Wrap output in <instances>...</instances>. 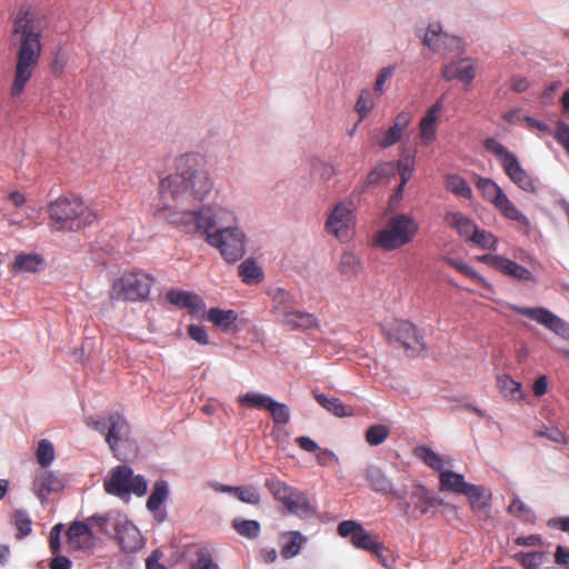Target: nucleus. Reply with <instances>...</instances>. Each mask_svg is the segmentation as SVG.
Listing matches in <instances>:
<instances>
[{"instance_id": "a878e982", "label": "nucleus", "mask_w": 569, "mask_h": 569, "mask_svg": "<svg viewBox=\"0 0 569 569\" xmlns=\"http://www.w3.org/2000/svg\"><path fill=\"white\" fill-rule=\"evenodd\" d=\"M470 483L460 473L445 470L439 473V490L463 495Z\"/></svg>"}, {"instance_id": "79ce46f5", "label": "nucleus", "mask_w": 569, "mask_h": 569, "mask_svg": "<svg viewBox=\"0 0 569 569\" xmlns=\"http://www.w3.org/2000/svg\"><path fill=\"white\" fill-rule=\"evenodd\" d=\"M266 487L272 493L276 500L282 502V505L287 501L290 495L293 492L295 488L288 486L286 482L281 480L267 479Z\"/></svg>"}, {"instance_id": "4468645a", "label": "nucleus", "mask_w": 569, "mask_h": 569, "mask_svg": "<svg viewBox=\"0 0 569 569\" xmlns=\"http://www.w3.org/2000/svg\"><path fill=\"white\" fill-rule=\"evenodd\" d=\"M479 260L513 279L535 281V276L529 269L502 256L483 254Z\"/></svg>"}, {"instance_id": "864d4df0", "label": "nucleus", "mask_w": 569, "mask_h": 569, "mask_svg": "<svg viewBox=\"0 0 569 569\" xmlns=\"http://www.w3.org/2000/svg\"><path fill=\"white\" fill-rule=\"evenodd\" d=\"M234 496L242 502L258 506L260 503V495L253 486H239L234 489Z\"/></svg>"}, {"instance_id": "f8f14e48", "label": "nucleus", "mask_w": 569, "mask_h": 569, "mask_svg": "<svg viewBox=\"0 0 569 569\" xmlns=\"http://www.w3.org/2000/svg\"><path fill=\"white\" fill-rule=\"evenodd\" d=\"M353 220L352 202H340L330 213L326 222V229L337 239L345 241L350 238V230L353 224Z\"/></svg>"}, {"instance_id": "e2e57ef3", "label": "nucleus", "mask_w": 569, "mask_h": 569, "mask_svg": "<svg viewBox=\"0 0 569 569\" xmlns=\"http://www.w3.org/2000/svg\"><path fill=\"white\" fill-rule=\"evenodd\" d=\"M412 121V114L409 111L399 112L392 122V126L398 129L401 133L408 128Z\"/></svg>"}, {"instance_id": "c756f323", "label": "nucleus", "mask_w": 569, "mask_h": 569, "mask_svg": "<svg viewBox=\"0 0 569 569\" xmlns=\"http://www.w3.org/2000/svg\"><path fill=\"white\" fill-rule=\"evenodd\" d=\"M315 399L321 407L337 417L352 416V408L347 407L339 398L327 397L323 393H315Z\"/></svg>"}, {"instance_id": "423d86ee", "label": "nucleus", "mask_w": 569, "mask_h": 569, "mask_svg": "<svg viewBox=\"0 0 569 569\" xmlns=\"http://www.w3.org/2000/svg\"><path fill=\"white\" fill-rule=\"evenodd\" d=\"M154 279L144 272H126L117 279L110 297L123 301H144L149 298Z\"/></svg>"}, {"instance_id": "f257e3e1", "label": "nucleus", "mask_w": 569, "mask_h": 569, "mask_svg": "<svg viewBox=\"0 0 569 569\" xmlns=\"http://www.w3.org/2000/svg\"><path fill=\"white\" fill-rule=\"evenodd\" d=\"M212 180L201 154L186 153L176 160V171L159 182L160 201L154 214L186 232L206 236L208 244L219 249L229 262L240 260L246 252L244 234L237 227L217 228L222 219L211 208L188 209L201 202L211 192Z\"/></svg>"}, {"instance_id": "f704fd0d", "label": "nucleus", "mask_w": 569, "mask_h": 569, "mask_svg": "<svg viewBox=\"0 0 569 569\" xmlns=\"http://www.w3.org/2000/svg\"><path fill=\"white\" fill-rule=\"evenodd\" d=\"M232 528L243 538L256 539L261 531L260 523L257 520H247L236 518L232 520Z\"/></svg>"}, {"instance_id": "7c9ffc66", "label": "nucleus", "mask_w": 569, "mask_h": 569, "mask_svg": "<svg viewBox=\"0 0 569 569\" xmlns=\"http://www.w3.org/2000/svg\"><path fill=\"white\" fill-rule=\"evenodd\" d=\"M239 276L247 284H258L263 279V270L252 259H247L238 267Z\"/></svg>"}, {"instance_id": "37998d69", "label": "nucleus", "mask_w": 569, "mask_h": 569, "mask_svg": "<svg viewBox=\"0 0 569 569\" xmlns=\"http://www.w3.org/2000/svg\"><path fill=\"white\" fill-rule=\"evenodd\" d=\"M413 163H415V157L413 156H405L398 160V171L400 174V184L397 189L398 193H401L406 183L410 180L413 172Z\"/></svg>"}, {"instance_id": "4c0bfd02", "label": "nucleus", "mask_w": 569, "mask_h": 569, "mask_svg": "<svg viewBox=\"0 0 569 569\" xmlns=\"http://www.w3.org/2000/svg\"><path fill=\"white\" fill-rule=\"evenodd\" d=\"M168 497V485L166 481H157L147 500V508L150 511H156L164 502Z\"/></svg>"}, {"instance_id": "5fc2aeb1", "label": "nucleus", "mask_w": 569, "mask_h": 569, "mask_svg": "<svg viewBox=\"0 0 569 569\" xmlns=\"http://www.w3.org/2000/svg\"><path fill=\"white\" fill-rule=\"evenodd\" d=\"M553 138L565 150L569 149V124L563 121H558L556 123Z\"/></svg>"}, {"instance_id": "8fccbe9b", "label": "nucleus", "mask_w": 569, "mask_h": 569, "mask_svg": "<svg viewBox=\"0 0 569 569\" xmlns=\"http://www.w3.org/2000/svg\"><path fill=\"white\" fill-rule=\"evenodd\" d=\"M37 461L42 467H48L54 459V449L52 443L47 440L42 439L38 443L37 452H36Z\"/></svg>"}, {"instance_id": "09e8293b", "label": "nucleus", "mask_w": 569, "mask_h": 569, "mask_svg": "<svg viewBox=\"0 0 569 569\" xmlns=\"http://www.w3.org/2000/svg\"><path fill=\"white\" fill-rule=\"evenodd\" d=\"M481 249L496 250L498 239L489 231L477 228L469 240Z\"/></svg>"}, {"instance_id": "58836bf2", "label": "nucleus", "mask_w": 569, "mask_h": 569, "mask_svg": "<svg viewBox=\"0 0 569 569\" xmlns=\"http://www.w3.org/2000/svg\"><path fill=\"white\" fill-rule=\"evenodd\" d=\"M272 398L262 393L247 392L238 397V402L252 409H268Z\"/></svg>"}, {"instance_id": "2f4dec72", "label": "nucleus", "mask_w": 569, "mask_h": 569, "mask_svg": "<svg viewBox=\"0 0 569 569\" xmlns=\"http://www.w3.org/2000/svg\"><path fill=\"white\" fill-rule=\"evenodd\" d=\"M498 388L503 398L508 400L520 401L523 399L521 383L517 382L508 375L498 377Z\"/></svg>"}, {"instance_id": "473e14b6", "label": "nucleus", "mask_w": 569, "mask_h": 569, "mask_svg": "<svg viewBox=\"0 0 569 569\" xmlns=\"http://www.w3.org/2000/svg\"><path fill=\"white\" fill-rule=\"evenodd\" d=\"M475 183L476 187L481 191L483 198L493 206L499 200V197L505 193L502 189L489 178L477 177Z\"/></svg>"}, {"instance_id": "4d7b16f0", "label": "nucleus", "mask_w": 569, "mask_h": 569, "mask_svg": "<svg viewBox=\"0 0 569 569\" xmlns=\"http://www.w3.org/2000/svg\"><path fill=\"white\" fill-rule=\"evenodd\" d=\"M197 568L198 569H219L218 565L213 562L210 552L201 548L197 551Z\"/></svg>"}, {"instance_id": "6ab92c4d", "label": "nucleus", "mask_w": 569, "mask_h": 569, "mask_svg": "<svg viewBox=\"0 0 569 569\" xmlns=\"http://www.w3.org/2000/svg\"><path fill=\"white\" fill-rule=\"evenodd\" d=\"M166 298L171 305L187 309L190 315H197L204 308L201 297L189 291L171 289Z\"/></svg>"}, {"instance_id": "c85d7f7f", "label": "nucleus", "mask_w": 569, "mask_h": 569, "mask_svg": "<svg viewBox=\"0 0 569 569\" xmlns=\"http://www.w3.org/2000/svg\"><path fill=\"white\" fill-rule=\"evenodd\" d=\"M207 319L222 331H229L238 320V313L234 310L211 308L208 311Z\"/></svg>"}, {"instance_id": "dca6fc26", "label": "nucleus", "mask_w": 569, "mask_h": 569, "mask_svg": "<svg viewBox=\"0 0 569 569\" xmlns=\"http://www.w3.org/2000/svg\"><path fill=\"white\" fill-rule=\"evenodd\" d=\"M116 538L124 552H136L143 546L139 529L130 521H123L116 527Z\"/></svg>"}, {"instance_id": "6e6552de", "label": "nucleus", "mask_w": 569, "mask_h": 569, "mask_svg": "<svg viewBox=\"0 0 569 569\" xmlns=\"http://www.w3.org/2000/svg\"><path fill=\"white\" fill-rule=\"evenodd\" d=\"M337 531L340 537L350 538L355 548L372 552L386 566L383 556L387 551L386 547L377 541L361 523L353 520H343L338 525Z\"/></svg>"}, {"instance_id": "ea45409f", "label": "nucleus", "mask_w": 569, "mask_h": 569, "mask_svg": "<svg viewBox=\"0 0 569 569\" xmlns=\"http://www.w3.org/2000/svg\"><path fill=\"white\" fill-rule=\"evenodd\" d=\"M339 271L347 278H352L360 271V261L358 257L351 252H343L339 261Z\"/></svg>"}, {"instance_id": "6e6d98bb", "label": "nucleus", "mask_w": 569, "mask_h": 569, "mask_svg": "<svg viewBox=\"0 0 569 569\" xmlns=\"http://www.w3.org/2000/svg\"><path fill=\"white\" fill-rule=\"evenodd\" d=\"M402 137V133L396 129L393 126H391L385 133L383 137L377 141V144L380 148H389L393 144H396Z\"/></svg>"}, {"instance_id": "69168bd1", "label": "nucleus", "mask_w": 569, "mask_h": 569, "mask_svg": "<svg viewBox=\"0 0 569 569\" xmlns=\"http://www.w3.org/2000/svg\"><path fill=\"white\" fill-rule=\"evenodd\" d=\"M515 543L525 547H535L542 545V539L539 535H529L517 537Z\"/></svg>"}, {"instance_id": "a18cd8bd", "label": "nucleus", "mask_w": 569, "mask_h": 569, "mask_svg": "<svg viewBox=\"0 0 569 569\" xmlns=\"http://www.w3.org/2000/svg\"><path fill=\"white\" fill-rule=\"evenodd\" d=\"M448 263L451 267H453L457 271H459L462 274H465L466 277H468V278L477 281L478 283L482 284L486 289H489V290L492 289L491 284L488 283L487 280L481 274H479L477 271H475L471 267L466 264L463 261L455 260V259H449Z\"/></svg>"}, {"instance_id": "5701e85b", "label": "nucleus", "mask_w": 569, "mask_h": 569, "mask_svg": "<svg viewBox=\"0 0 569 569\" xmlns=\"http://www.w3.org/2000/svg\"><path fill=\"white\" fill-rule=\"evenodd\" d=\"M471 506L473 512L479 517L488 518L490 515V495H487L486 489L482 486L470 483L466 492L463 493Z\"/></svg>"}, {"instance_id": "13d9d810", "label": "nucleus", "mask_w": 569, "mask_h": 569, "mask_svg": "<svg viewBox=\"0 0 569 569\" xmlns=\"http://www.w3.org/2000/svg\"><path fill=\"white\" fill-rule=\"evenodd\" d=\"M189 337L200 345H208L209 338L203 327L198 325H190L187 329Z\"/></svg>"}, {"instance_id": "774afa93", "label": "nucleus", "mask_w": 569, "mask_h": 569, "mask_svg": "<svg viewBox=\"0 0 569 569\" xmlns=\"http://www.w3.org/2000/svg\"><path fill=\"white\" fill-rule=\"evenodd\" d=\"M72 562L64 556H57L51 559L50 569H71Z\"/></svg>"}, {"instance_id": "1a4fd4ad", "label": "nucleus", "mask_w": 569, "mask_h": 569, "mask_svg": "<svg viewBox=\"0 0 569 569\" xmlns=\"http://www.w3.org/2000/svg\"><path fill=\"white\" fill-rule=\"evenodd\" d=\"M389 343L402 347L407 352L419 353L425 350L422 337L416 326L407 320H396L383 329Z\"/></svg>"}, {"instance_id": "bb28decb", "label": "nucleus", "mask_w": 569, "mask_h": 569, "mask_svg": "<svg viewBox=\"0 0 569 569\" xmlns=\"http://www.w3.org/2000/svg\"><path fill=\"white\" fill-rule=\"evenodd\" d=\"M283 506L288 509L289 512L300 518H307L313 513V509L307 496L297 489L293 490Z\"/></svg>"}, {"instance_id": "393cba45", "label": "nucleus", "mask_w": 569, "mask_h": 569, "mask_svg": "<svg viewBox=\"0 0 569 569\" xmlns=\"http://www.w3.org/2000/svg\"><path fill=\"white\" fill-rule=\"evenodd\" d=\"M281 539L282 546L280 555L283 559H290L298 556L301 551L302 545L307 542V537L296 530L283 532Z\"/></svg>"}, {"instance_id": "49530a36", "label": "nucleus", "mask_w": 569, "mask_h": 569, "mask_svg": "<svg viewBox=\"0 0 569 569\" xmlns=\"http://www.w3.org/2000/svg\"><path fill=\"white\" fill-rule=\"evenodd\" d=\"M13 522L18 530L16 537L17 539H23L29 536L32 530V521L29 517L28 512L23 510H17L13 513Z\"/></svg>"}, {"instance_id": "f03ea898", "label": "nucleus", "mask_w": 569, "mask_h": 569, "mask_svg": "<svg viewBox=\"0 0 569 569\" xmlns=\"http://www.w3.org/2000/svg\"><path fill=\"white\" fill-rule=\"evenodd\" d=\"M49 213L57 231H79L97 219L96 212L78 197L58 198L50 204Z\"/></svg>"}, {"instance_id": "72a5a7b5", "label": "nucleus", "mask_w": 569, "mask_h": 569, "mask_svg": "<svg viewBox=\"0 0 569 569\" xmlns=\"http://www.w3.org/2000/svg\"><path fill=\"white\" fill-rule=\"evenodd\" d=\"M42 264V258L36 253L18 254L13 262V270L17 272H36Z\"/></svg>"}, {"instance_id": "20e7f679", "label": "nucleus", "mask_w": 569, "mask_h": 569, "mask_svg": "<svg viewBox=\"0 0 569 569\" xmlns=\"http://www.w3.org/2000/svg\"><path fill=\"white\" fill-rule=\"evenodd\" d=\"M487 151L492 152L499 160L506 176L521 190L535 193L537 191L535 180L530 173L522 168L515 153L509 151L495 138H487L483 141Z\"/></svg>"}, {"instance_id": "e433bc0d", "label": "nucleus", "mask_w": 569, "mask_h": 569, "mask_svg": "<svg viewBox=\"0 0 569 569\" xmlns=\"http://www.w3.org/2000/svg\"><path fill=\"white\" fill-rule=\"evenodd\" d=\"M546 558V552L533 551V552H517L513 555V559L519 562L523 569H540Z\"/></svg>"}, {"instance_id": "9d476101", "label": "nucleus", "mask_w": 569, "mask_h": 569, "mask_svg": "<svg viewBox=\"0 0 569 569\" xmlns=\"http://www.w3.org/2000/svg\"><path fill=\"white\" fill-rule=\"evenodd\" d=\"M48 16L30 6L19 8L14 19V36H41L48 28Z\"/></svg>"}, {"instance_id": "7ed1b4c3", "label": "nucleus", "mask_w": 569, "mask_h": 569, "mask_svg": "<svg viewBox=\"0 0 569 569\" xmlns=\"http://www.w3.org/2000/svg\"><path fill=\"white\" fill-rule=\"evenodd\" d=\"M419 231V223L409 214L398 213L376 233L375 243L386 251H392L410 243Z\"/></svg>"}, {"instance_id": "4be33fe9", "label": "nucleus", "mask_w": 569, "mask_h": 569, "mask_svg": "<svg viewBox=\"0 0 569 569\" xmlns=\"http://www.w3.org/2000/svg\"><path fill=\"white\" fill-rule=\"evenodd\" d=\"M283 325L290 330H307L318 328L319 322L315 315L299 310H282Z\"/></svg>"}, {"instance_id": "680f3d73", "label": "nucleus", "mask_w": 569, "mask_h": 569, "mask_svg": "<svg viewBox=\"0 0 569 569\" xmlns=\"http://www.w3.org/2000/svg\"><path fill=\"white\" fill-rule=\"evenodd\" d=\"M62 523H57L50 530L49 547L52 553H58L60 550V533L62 531Z\"/></svg>"}, {"instance_id": "052dcab7", "label": "nucleus", "mask_w": 569, "mask_h": 569, "mask_svg": "<svg viewBox=\"0 0 569 569\" xmlns=\"http://www.w3.org/2000/svg\"><path fill=\"white\" fill-rule=\"evenodd\" d=\"M509 511L518 517L529 519L532 517L531 509L523 503L520 499H513L509 506Z\"/></svg>"}, {"instance_id": "0eeeda50", "label": "nucleus", "mask_w": 569, "mask_h": 569, "mask_svg": "<svg viewBox=\"0 0 569 569\" xmlns=\"http://www.w3.org/2000/svg\"><path fill=\"white\" fill-rule=\"evenodd\" d=\"M104 490L113 496L122 497L134 493L139 497L147 492V482L142 476L133 477V471L128 466H118L110 472L103 482Z\"/></svg>"}, {"instance_id": "a19ab883", "label": "nucleus", "mask_w": 569, "mask_h": 569, "mask_svg": "<svg viewBox=\"0 0 569 569\" xmlns=\"http://www.w3.org/2000/svg\"><path fill=\"white\" fill-rule=\"evenodd\" d=\"M446 188L456 196L466 199H470L472 196L471 188L468 186L467 181L458 174L447 177Z\"/></svg>"}, {"instance_id": "ddd939ff", "label": "nucleus", "mask_w": 569, "mask_h": 569, "mask_svg": "<svg viewBox=\"0 0 569 569\" xmlns=\"http://www.w3.org/2000/svg\"><path fill=\"white\" fill-rule=\"evenodd\" d=\"M108 432L106 441L109 448L119 460H124V456L120 451V445L129 441L130 427L128 421L118 412H113L108 417Z\"/></svg>"}, {"instance_id": "3c124183", "label": "nucleus", "mask_w": 569, "mask_h": 569, "mask_svg": "<svg viewBox=\"0 0 569 569\" xmlns=\"http://www.w3.org/2000/svg\"><path fill=\"white\" fill-rule=\"evenodd\" d=\"M267 410L270 412L274 423L287 425L290 420V411L284 403L277 402L272 399Z\"/></svg>"}, {"instance_id": "f3484780", "label": "nucleus", "mask_w": 569, "mask_h": 569, "mask_svg": "<svg viewBox=\"0 0 569 569\" xmlns=\"http://www.w3.org/2000/svg\"><path fill=\"white\" fill-rule=\"evenodd\" d=\"M63 487V482L59 477L52 471L42 469L37 473L33 480L32 491L43 503L50 493L59 492Z\"/></svg>"}, {"instance_id": "c03bdc74", "label": "nucleus", "mask_w": 569, "mask_h": 569, "mask_svg": "<svg viewBox=\"0 0 569 569\" xmlns=\"http://www.w3.org/2000/svg\"><path fill=\"white\" fill-rule=\"evenodd\" d=\"M436 123H437L436 119L429 118L427 116H423L422 119L420 120L419 137L423 144L428 146L436 139V134H437Z\"/></svg>"}, {"instance_id": "603ef678", "label": "nucleus", "mask_w": 569, "mask_h": 569, "mask_svg": "<svg viewBox=\"0 0 569 569\" xmlns=\"http://www.w3.org/2000/svg\"><path fill=\"white\" fill-rule=\"evenodd\" d=\"M375 101L371 97V93L368 90H362L358 97L356 102V111L359 114V122H361L368 113L373 109Z\"/></svg>"}, {"instance_id": "412c9836", "label": "nucleus", "mask_w": 569, "mask_h": 569, "mask_svg": "<svg viewBox=\"0 0 569 569\" xmlns=\"http://www.w3.org/2000/svg\"><path fill=\"white\" fill-rule=\"evenodd\" d=\"M410 499L416 510L425 516L432 508L443 505V500L436 497L429 489L422 485H416L410 493Z\"/></svg>"}, {"instance_id": "bf43d9fd", "label": "nucleus", "mask_w": 569, "mask_h": 569, "mask_svg": "<svg viewBox=\"0 0 569 569\" xmlns=\"http://www.w3.org/2000/svg\"><path fill=\"white\" fill-rule=\"evenodd\" d=\"M393 73H395L393 66L385 67L379 71L376 82H375V91L377 93L382 92L385 83L393 76Z\"/></svg>"}, {"instance_id": "338daca9", "label": "nucleus", "mask_w": 569, "mask_h": 569, "mask_svg": "<svg viewBox=\"0 0 569 569\" xmlns=\"http://www.w3.org/2000/svg\"><path fill=\"white\" fill-rule=\"evenodd\" d=\"M338 459L336 455L328 450V449H319V452L317 455V462L320 466L327 467L330 466L332 462H336Z\"/></svg>"}, {"instance_id": "a211bd4d", "label": "nucleus", "mask_w": 569, "mask_h": 569, "mask_svg": "<svg viewBox=\"0 0 569 569\" xmlns=\"http://www.w3.org/2000/svg\"><path fill=\"white\" fill-rule=\"evenodd\" d=\"M442 77L447 81L457 79L466 86H470L476 77V69L469 59H461L445 66Z\"/></svg>"}, {"instance_id": "2eb2a0df", "label": "nucleus", "mask_w": 569, "mask_h": 569, "mask_svg": "<svg viewBox=\"0 0 569 569\" xmlns=\"http://www.w3.org/2000/svg\"><path fill=\"white\" fill-rule=\"evenodd\" d=\"M366 478L376 492L391 493L400 500L399 508L405 517L410 516L411 505L402 499L397 490H393L391 480L378 467H369L366 471Z\"/></svg>"}, {"instance_id": "aec40b11", "label": "nucleus", "mask_w": 569, "mask_h": 569, "mask_svg": "<svg viewBox=\"0 0 569 569\" xmlns=\"http://www.w3.org/2000/svg\"><path fill=\"white\" fill-rule=\"evenodd\" d=\"M92 530L87 522L74 521L67 531V542L73 550H81L91 546Z\"/></svg>"}, {"instance_id": "39448f33", "label": "nucleus", "mask_w": 569, "mask_h": 569, "mask_svg": "<svg viewBox=\"0 0 569 569\" xmlns=\"http://www.w3.org/2000/svg\"><path fill=\"white\" fill-rule=\"evenodd\" d=\"M41 53L39 38H23L18 54L14 78L10 88L12 97H19L32 77Z\"/></svg>"}, {"instance_id": "cd10ccee", "label": "nucleus", "mask_w": 569, "mask_h": 569, "mask_svg": "<svg viewBox=\"0 0 569 569\" xmlns=\"http://www.w3.org/2000/svg\"><path fill=\"white\" fill-rule=\"evenodd\" d=\"M495 208L509 220L517 221L522 226H529V219L515 206L512 201L507 197L506 193L499 197Z\"/></svg>"}, {"instance_id": "9b49d317", "label": "nucleus", "mask_w": 569, "mask_h": 569, "mask_svg": "<svg viewBox=\"0 0 569 569\" xmlns=\"http://www.w3.org/2000/svg\"><path fill=\"white\" fill-rule=\"evenodd\" d=\"M509 307L515 312L526 316L537 323L545 326L558 336L569 338V325L548 309L542 307H520L516 305H510Z\"/></svg>"}, {"instance_id": "0e129e2a", "label": "nucleus", "mask_w": 569, "mask_h": 569, "mask_svg": "<svg viewBox=\"0 0 569 569\" xmlns=\"http://www.w3.org/2000/svg\"><path fill=\"white\" fill-rule=\"evenodd\" d=\"M67 56L62 52H57L52 62H51V72L54 74V76H60L64 68H66V64H67Z\"/></svg>"}, {"instance_id": "de8ad7c7", "label": "nucleus", "mask_w": 569, "mask_h": 569, "mask_svg": "<svg viewBox=\"0 0 569 569\" xmlns=\"http://www.w3.org/2000/svg\"><path fill=\"white\" fill-rule=\"evenodd\" d=\"M389 435V427L385 425H373L367 429L365 438L370 446H379L386 441Z\"/></svg>"}, {"instance_id": "c9c22d12", "label": "nucleus", "mask_w": 569, "mask_h": 569, "mask_svg": "<svg viewBox=\"0 0 569 569\" xmlns=\"http://www.w3.org/2000/svg\"><path fill=\"white\" fill-rule=\"evenodd\" d=\"M415 456L423 461L429 468L437 470L439 472L443 471V459L436 453L432 449L420 446L417 447L413 451Z\"/></svg>"}, {"instance_id": "b1692460", "label": "nucleus", "mask_w": 569, "mask_h": 569, "mask_svg": "<svg viewBox=\"0 0 569 569\" xmlns=\"http://www.w3.org/2000/svg\"><path fill=\"white\" fill-rule=\"evenodd\" d=\"M443 220L468 241L478 228L470 218L461 212L449 211L445 214Z\"/></svg>"}]
</instances>
